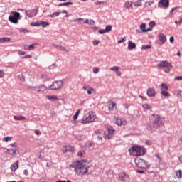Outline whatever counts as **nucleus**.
<instances>
[{"label":"nucleus","instance_id":"1","mask_svg":"<svg viewBox=\"0 0 182 182\" xmlns=\"http://www.w3.org/2000/svg\"><path fill=\"white\" fill-rule=\"evenodd\" d=\"M87 161H85L83 160L82 162L80 161H77L75 162L72 163L70 165V167L71 168L75 169V171L76 173V174H77L78 176H80L81 174H87V176H88V174H92V171L89 170V168H90V166H85V164H83V163H87Z\"/></svg>","mask_w":182,"mask_h":182},{"label":"nucleus","instance_id":"2","mask_svg":"<svg viewBox=\"0 0 182 182\" xmlns=\"http://www.w3.org/2000/svg\"><path fill=\"white\" fill-rule=\"evenodd\" d=\"M149 123L152 129H160L163 126V123H164V118L159 114H152L149 117Z\"/></svg>","mask_w":182,"mask_h":182},{"label":"nucleus","instance_id":"3","mask_svg":"<svg viewBox=\"0 0 182 182\" xmlns=\"http://www.w3.org/2000/svg\"><path fill=\"white\" fill-rule=\"evenodd\" d=\"M129 152L131 156H144L146 154V149L140 146H134L129 149Z\"/></svg>","mask_w":182,"mask_h":182},{"label":"nucleus","instance_id":"4","mask_svg":"<svg viewBox=\"0 0 182 182\" xmlns=\"http://www.w3.org/2000/svg\"><path fill=\"white\" fill-rule=\"evenodd\" d=\"M95 120H96V114L93 112H90L83 116L81 123H82V124L93 123Z\"/></svg>","mask_w":182,"mask_h":182},{"label":"nucleus","instance_id":"5","mask_svg":"<svg viewBox=\"0 0 182 182\" xmlns=\"http://www.w3.org/2000/svg\"><path fill=\"white\" fill-rule=\"evenodd\" d=\"M157 68L164 69L165 73H169L170 70H171V68H173V65H171L170 62L164 60L157 64Z\"/></svg>","mask_w":182,"mask_h":182},{"label":"nucleus","instance_id":"6","mask_svg":"<svg viewBox=\"0 0 182 182\" xmlns=\"http://www.w3.org/2000/svg\"><path fill=\"white\" fill-rule=\"evenodd\" d=\"M28 89L29 90H31V92H36V93H43V92H46V90H48V87L41 84L36 86H29Z\"/></svg>","mask_w":182,"mask_h":182},{"label":"nucleus","instance_id":"7","mask_svg":"<svg viewBox=\"0 0 182 182\" xmlns=\"http://www.w3.org/2000/svg\"><path fill=\"white\" fill-rule=\"evenodd\" d=\"M63 87V81L57 80L54 81L52 85L48 87L49 90H60Z\"/></svg>","mask_w":182,"mask_h":182},{"label":"nucleus","instance_id":"8","mask_svg":"<svg viewBox=\"0 0 182 182\" xmlns=\"http://www.w3.org/2000/svg\"><path fill=\"white\" fill-rule=\"evenodd\" d=\"M19 19H21V14H19V12L13 11L9 16V21H10L11 23H18Z\"/></svg>","mask_w":182,"mask_h":182},{"label":"nucleus","instance_id":"9","mask_svg":"<svg viewBox=\"0 0 182 182\" xmlns=\"http://www.w3.org/2000/svg\"><path fill=\"white\" fill-rule=\"evenodd\" d=\"M135 164L139 168H149V163L142 159H136Z\"/></svg>","mask_w":182,"mask_h":182},{"label":"nucleus","instance_id":"10","mask_svg":"<svg viewBox=\"0 0 182 182\" xmlns=\"http://www.w3.org/2000/svg\"><path fill=\"white\" fill-rule=\"evenodd\" d=\"M113 122L115 124H117V126H126L127 124V122L124 119H120V118H114Z\"/></svg>","mask_w":182,"mask_h":182},{"label":"nucleus","instance_id":"11","mask_svg":"<svg viewBox=\"0 0 182 182\" xmlns=\"http://www.w3.org/2000/svg\"><path fill=\"white\" fill-rule=\"evenodd\" d=\"M114 129L112 127H109L107 128V132H105V139H112L113 136V134H114Z\"/></svg>","mask_w":182,"mask_h":182},{"label":"nucleus","instance_id":"12","mask_svg":"<svg viewBox=\"0 0 182 182\" xmlns=\"http://www.w3.org/2000/svg\"><path fill=\"white\" fill-rule=\"evenodd\" d=\"M26 15L28 18H33V16H36L38 12L36 11V9H32V10H24Z\"/></svg>","mask_w":182,"mask_h":182},{"label":"nucleus","instance_id":"13","mask_svg":"<svg viewBox=\"0 0 182 182\" xmlns=\"http://www.w3.org/2000/svg\"><path fill=\"white\" fill-rule=\"evenodd\" d=\"M170 5V2L168 1V0H160L158 3V6L159 8H161V6L164 8H168Z\"/></svg>","mask_w":182,"mask_h":182},{"label":"nucleus","instance_id":"14","mask_svg":"<svg viewBox=\"0 0 182 182\" xmlns=\"http://www.w3.org/2000/svg\"><path fill=\"white\" fill-rule=\"evenodd\" d=\"M111 31H112V26L107 25L106 26L105 29L99 30L98 32L100 35H103L104 33H109V32H110Z\"/></svg>","mask_w":182,"mask_h":182},{"label":"nucleus","instance_id":"15","mask_svg":"<svg viewBox=\"0 0 182 182\" xmlns=\"http://www.w3.org/2000/svg\"><path fill=\"white\" fill-rule=\"evenodd\" d=\"M112 72H115L117 76H122V72H120V67L119 66H113L110 68Z\"/></svg>","mask_w":182,"mask_h":182},{"label":"nucleus","instance_id":"16","mask_svg":"<svg viewBox=\"0 0 182 182\" xmlns=\"http://www.w3.org/2000/svg\"><path fill=\"white\" fill-rule=\"evenodd\" d=\"M158 38L162 43H166V42H167V37L163 33H159L158 35Z\"/></svg>","mask_w":182,"mask_h":182},{"label":"nucleus","instance_id":"17","mask_svg":"<svg viewBox=\"0 0 182 182\" xmlns=\"http://www.w3.org/2000/svg\"><path fill=\"white\" fill-rule=\"evenodd\" d=\"M11 171H16L19 168V161H16L10 167Z\"/></svg>","mask_w":182,"mask_h":182},{"label":"nucleus","instance_id":"18","mask_svg":"<svg viewBox=\"0 0 182 182\" xmlns=\"http://www.w3.org/2000/svg\"><path fill=\"white\" fill-rule=\"evenodd\" d=\"M147 95L149 96V97H154V96H156V90H154L153 88H149L147 90Z\"/></svg>","mask_w":182,"mask_h":182},{"label":"nucleus","instance_id":"19","mask_svg":"<svg viewBox=\"0 0 182 182\" xmlns=\"http://www.w3.org/2000/svg\"><path fill=\"white\" fill-rule=\"evenodd\" d=\"M127 49L129 50H133V49H136V43H133L132 41H129Z\"/></svg>","mask_w":182,"mask_h":182},{"label":"nucleus","instance_id":"20","mask_svg":"<svg viewBox=\"0 0 182 182\" xmlns=\"http://www.w3.org/2000/svg\"><path fill=\"white\" fill-rule=\"evenodd\" d=\"M68 151H75V148L70 145L65 146V149H63V153H68Z\"/></svg>","mask_w":182,"mask_h":182},{"label":"nucleus","instance_id":"21","mask_svg":"<svg viewBox=\"0 0 182 182\" xmlns=\"http://www.w3.org/2000/svg\"><path fill=\"white\" fill-rule=\"evenodd\" d=\"M46 98L51 102H56V100H59V97L56 95H47Z\"/></svg>","mask_w":182,"mask_h":182},{"label":"nucleus","instance_id":"22","mask_svg":"<svg viewBox=\"0 0 182 182\" xmlns=\"http://www.w3.org/2000/svg\"><path fill=\"white\" fill-rule=\"evenodd\" d=\"M53 48H55V49H58V50H62L63 52H68V50H66V48L62 46H58L56 44H53Z\"/></svg>","mask_w":182,"mask_h":182},{"label":"nucleus","instance_id":"23","mask_svg":"<svg viewBox=\"0 0 182 182\" xmlns=\"http://www.w3.org/2000/svg\"><path fill=\"white\" fill-rule=\"evenodd\" d=\"M84 23H87V25H90V26H95V24L96 23V22H95L94 20L92 19H85Z\"/></svg>","mask_w":182,"mask_h":182},{"label":"nucleus","instance_id":"24","mask_svg":"<svg viewBox=\"0 0 182 182\" xmlns=\"http://www.w3.org/2000/svg\"><path fill=\"white\" fill-rule=\"evenodd\" d=\"M124 8L127 9H130V8H133V1H127L124 4Z\"/></svg>","mask_w":182,"mask_h":182},{"label":"nucleus","instance_id":"25","mask_svg":"<svg viewBox=\"0 0 182 182\" xmlns=\"http://www.w3.org/2000/svg\"><path fill=\"white\" fill-rule=\"evenodd\" d=\"M7 151H9V154H11V156H15V154L18 152V149H7Z\"/></svg>","mask_w":182,"mask_h":182},{"label":"nucleus","instance_id":"26","mask_svg":"<svg viewBox=\"0 0 182 182\" xmlns=\"http://www.w3.org/2000/svg\"><path fill=\"white\" fill-rule=\"evenodd\" d=\"M6 42H11V38L4 37L0 38V43H5Z\"/></svg>","mask_w":182,"mask_h":182},{"label":"nucleus","instance_id":"27","mask_svg":"<svg viewBox=\"0 0 182 182\" xmlns=\"http://www.w3.org/2000/svg\"><path fill=\"white\" fill-rule=\"evenodd\" d=\"M69 5H73V2L68 1L65 3H60V4L58 5V7L60 6H69Z\"/></svg>","mask_w":182,"mask_h":182},{"label":"nucleus","instance_id":"28","mask_svg":"<svg viewBox=\"0 0 182 182\" xmlns=\"http://www.w3.org/2000/svg\"><path fill=\"white\" fill-rule=\"evenodd\" d=\"M116 107V103L114 102H109L108 105V109L109 110H114Z\"/></svg>","mask_w":182,"mask_h":182},{"label":"nucleus","instance_id":"29","mask_svg":"<svg viewBox=\"0 0 182 182\" xmlns=\"http://www.w3.org/2000/svg\"><path fill=\"white\" fill-rule=\"evenodd\" d=\"M14 120H17V121H22V120H26V118H25V117L21 116V115L20 116L14 115Z\"/></svg>","mask_w":182,"mask_h":182},{"label":"nucleus","instance_id":"30","mask_svg":"<svg viewBox=\"0 0 182 182\" xmlns=\"http://www.w3.org/2000/svg\"><path fill=\"white\" fill-rule=\"evenodd\" d=\"M128 176L127 175H126V173H121L119 176V180H121V181H125L126 178H127Z\"/></svg>","mask_w":182,"mask_h":182},{"label":"nucleus","instance_id":"31","mask_svg":"<svg viewBox=\"0 0 182 182\" xmlns=\"http://www.w3.org/2000/svg\"><path fill=\"white\" fill-rule=\"evenodd\" d=\"M161 95L162 96H164L165 97H170V94L168 93V92H167V90H161Z\"/></svg>","mask_w":182,"mask_h":182},{"label":"nucleus","instance_id":"32","mask_svg":"<svg viewBox=\"0 0 182 182\" xmlns=\"http://www.w3.org/2000/svg\"><path fill=\"white\" fill-rule=\"evenodd\" d=\"M142 107L144 110H151V106L150 104H144L142 105Z\"/></svg>","mask_w":182,"mask_h":182},{"label":"nucleus","instance_id":"33","mask_svg":"<svg viewBox=\"0 0 182 182\" xmlns=\"http://www.w3.org/2000/svg\"><path fill=\"white\" fill-rule=\"evenodd\" d=\"M60 12H54L52 14L47 16L48 18H55V16H59Z\"/></svg>","mask_w":182,"mask_h":182},{"label":"nucleus","instance_id":"34","mask_svg":"<svg viewBox=\"0 0 182 182\" xmlns=\"http://www.w3.org/2000/svg\"><path fill=\"white\" fill-rule=\"evenodd\" d=\"M80 111H81L80 109H77V111L75 112V114L73 117V120H77V117H79V113H80Z\"/></svg>","mask_w":182,"mask_h":182},{"label":"nucleus","instance_id":"35","mask_svg":"<svg viewBox=\"0 0 182 182\" xmlns=\"http://www.w3.org/2000/svg\"><path fill=\"white\" fill-rule=\"evenodd\" d=\"M85 151H80L77 153V156L80 157V159H83L85 157Z\"/></svg>","mask_w":182,"mask_h":182},{"label":"nucleus","instance_id":"36","mask_svg":"<svg viewBox=\"0 0 182 182\" xmlns=\"http://www.w3.org/2000/svg\"><path fill=\"white\" fill-rule=\"evenodd\" d=\"M77 21H80V23H85V21H86V20H85V18H77L75 20H71L70 21L71 22H77Z\"/></svg>","mask_w":182,"mask_h":182},{"label":"nucleus","instance_id":"37","mask_svg":"<svg viewBox=\"0 0 182 182\" xmlns=\"http://www.w3.org/2000/svg\"><path fill=\"white\" fill-rule=\"evenodd\" d=\"M176 175L178 178H182V171L181 170L176 171Z\"/></svg>","mask_w":182,"mask_h":182},{"label":"nucleus","instance_id":"38","mask_svg":"<svg viewBox=\"0 0 182 182\" xmlns=\"http://www.w3.org/2000/svg\"><path fill=\"white\" fill-rule=\"evenodd\" d=\"M11 140H12V136H6L2 139V141L5 143H8V141H11Z\"/></svg>","mask_w":182,"mask_h":182},{"label":"nucleus","instance_id":"39","mask_svg":"<svg viewBox=\"0 0 182 182\" xmlns=\"http://www.w3.org/2000/svg\"><path fill=\"white\" fill-rule=\"evenodd\" d=\"M161 90H168V87L166 84L162 83L161 85Z\"/></svg>","mask_w":182,"mask_h":182},{"label":"nucleus","instance_id":"40","mask_svg":"<svg viewBox=\"0 0 182 182\" xmlns=\"http://www.w3.org/2000/svg\"><path fill=\"white\" fill-rule=\"evenodd\" d=\"M41 26H42L43 28H46V26H49V22L41 21Z\"/></svg>","mask_w":182,"mask_h":182},{"label":"nucleus","instance_id":"41","mask_svg":"<svg viewBox=\"0 0 182 182\" xmlns=\"http://www.w3.org/2000/svg\"><path fill=\"white\" fill-rule=\"evenodd\" d=\"M26 50H33L35 49V45L31 44L28 46L27 48H25Z\"/></svg>","mask_w":182,"mask_h":182},{"label":"nucleus","instance_id":"42","mask_svg":"<svg viewBox=\"0 0 182 182\" xmlns=\"http://www.w3.org/2000/svg\"><path fill=\"white\" fill-rule=\"evenodd\" d=\"M133 5H134V6H141V1H140V0H137L133 3Z\"/></svg>","mask_w":182,"mask_h":182},{"label":"nucleus","instance_id":"43","mask_svg":"<svg viewBox=\"0 0 182 182\" xmlns=\"http://www.w3.org/2000/svg\"><path fill=\"white\" fill-rule=\"evenodd\" d=\"M139 28L144 33V31H146V23L141 24Z\"/></svg>","mask_w":182,"mask_h":182},{"label":"nucleus","instance_id":"44","mask_svg":"<svg viewBox=\"0 0 182 182\" xmlns=\"http://www.w3.org/2000/svg\"><path fill=\"white\" fill-rule=\"evenodd\" d=\"M145 144L146 146H151V144H153V141H151L150 139H147L145 141Z\"/></svg>","mask_w":182,"mask_h":182},{"label":"nucleus","instance_id":"45","mask_svg":"<svg viewBox=\"0 0 182 182\" xmlns=\"http://www.w3.org/2000/svg\"><path fill=\"white\" fill-rule=\"evenodd\" d=\"M95 92V89L90 87V89L87 90V95H92Z\"/></svg>","mask_w":182,"mask_h":182},{"label":"nucleus","instance_id":"46","mask_svg":"<svg viewBox=\"0 0 182 182\" xmlns=\"http://www.w3.org/2000/svg\"><path fill=\"white\" fill-rule=\"evenodd\" d=\"M154 2L153 1H146L144 4V6L147 7V6H150V5L153 4Z\"/></svg>","mask_w":182,"mask_h":182},{"label":"nucleus","instance_id":"47","mask_svg":"<svg viewBox=\"0 0 182 182\" xmlns=\"http://www.w3.org/2000/svg\"><path fill=\"white\" fill-rule=\"evenodd\" d=\"M141 49L143 50H147V49H151V46L148 45V46H142Z\"/></svg>","mask_w":182,"mask_h":182},{"label":"nucleus","instance_id":"48","mask_svg":"<svg viewBox=\"0 0 182 182\" xmlns=\"http://www.w3.org/2000/svg\"><path fill=\"white\" fill-rule=\"evenodd\" d=\"M149 26H150V28H154V26H156V22L154 21H150L149 23Z\"/></svg>","mask_w":182,"mask_h":182},{"label":"nucleus","instance_id":"49","mask_svg":"<svg viewBox=\"0 0 182 182\" xmlns=\"http://www.w3.org/2000/svg\"><path fill=\"white\" fill-rule=\"evenodd\" d=\"M18 78L20 79V80H21L22 82H25V77H23L22 74L19 75L18 76Z\"/></svg>","mask_w":182,"mask_h":182},{"label":"nucleus","instance_id":"50","mask_svg":"<svg viewBox=\"0 0 182 182\" xmlns=\"http://www.w3.org/2000/svg\"><path fill=\"white\" fill-rule=\"evenodd\" d=\"M41 79H43V80H48V75H46V74H42Z\"/></svg>","mask_w":182,"mask_h":182},{"label":"nucleus","instance_id":"51","mask_svg":"<svg viewBox=\"0 0 182 182\" xmlns=\"http://www.w3.org/2000/svg\"><path fill=\"white\" fill-rule=\"evenodd\" d=\"M126 42V37H124L122 39L118 41V43H124Z\"/></svg>","mask_w":182,"mask_h":182},{"label":"nucleus","instance_id":"52","mask_svg":"<svg viewBox=\"0 0 182 182\" xmlns=\"http://www.w3.org/2000/svg\"><path fill=\"white\" fill-rule=\"evenodd\" d=\"M176 25H181L182 23V18H181L178 21H175Z\"/></svg>","mask_w":182,"mask_h":182},{"label":"nucleus","instance_id":"53","mask_svg":"<svg viewBox=\"0 0 182 182\" xmlns=\"http://www.w3.org/2000/svg\"><path fill=\"white\" fill-rule=\"evenodd\" d=\"M33 26H41V21H36V23H34Z\"/></svg>","mask_w":182,"mask_h":182},{"label":"nucleus","instance_id":"54","mask_svg":"<svg viewBox=\"0 0 182 182\" xmlns=\"http://www.w3.org/2000/svg\"><path fill=\"white\" fill-rule=\"evenodd\" d=\"M31 58H32V55H26L24 57H23V59H31Z\"/></svg>","mask_w":182,"mask_h":182},{"label":"nucleus","instance_id":"55","mask_svg":"<svg viewBox=\"0 0 182 182\" xmlns=\"http://www.w3.org/2000/svg\"><path fill=\"white\" fill-rule=\"evenodd\" d=\"M95 4V5H100L101 4H105V1H97Z\"/></svg>","mask_w":182,"mask_h":182},{"label":"nucleus","instance_id":"56","mask_svg":"<svg viewBox=\"0 0 182 182\" xmlns=\"http://www.w3.org/2000/svg\"><path fill=\"white\" fill-rule=\"evenodd\" d=\"M23 174H24V176H29V171H28L27 169H25L23 171Z\"/></svg>","mask_w":182,"mask_h":182},{"label":"nucleus","instance_id":"57","mask_svg":"<svg viewBox=\"0 0 182 182\" xmlns=\"http://www.w3.org/2000/svg\"><path fill=\"white\" fill-rule=\"evenodd\" d=\"M90 86H87V85H84L83 87H82V89H83V90H89V89H90Z\"/></svg>","mask_w":182,"mask_h":182},{"label":"nucleus","instance_id":"58","mask_svg":"<svg viewBox=\"0 0 182 182\" xmlns=\"http://www.w3.org/2000/svg\"><path fill=\"white\" fill-rule=\"evenodd\" d=\"M150 31H153V28H151V27H149V28H148L147 29H146V30H144V32H150Z\"/></svg>","mask_w":182,"mask_h":182},{"label":"nucleus","instance_id":"59","mask_svg":"<svg viewBox=\"0 0 182 182\" xmlns=\"http://www.w3.org/2000/svg\"><path fill=\"white\" fill-rule=\"evenodd\" d=\"M5 76V73L0 70V77H4Z\"/></svg>","mask_w":182,"mask_h":182},{"label":"nucleus","instance_id":"60","mask_svg":"<svg viewBox=\"0 0 182 182\" xmlns=\"http://www.w3.org/2000/svg\"><path fill=\"white\" fill-rule=\"evenodd\" d=\"M99 73V68H95L93 69V73Z\"/></svg>","mask_w":182,"mask_h":182},{"label":"nucleus","instance_id":"61","mask_svg":"<svg viewBox=\"0 0 182 182\" xmlns=\"http://www.w3.org/2000/svg\"><path fill=\"white\" fill-rule=\"evenodd\" d=\"M92 43H93V45H94L95 46H97V45H99V41L95 40V41H93Z\"/></svg>","mask_w":182,"mask_h":182},{"label":"nucleus","instance_id":"62","mask_svg":"<svg viewBox=\"0 0 182 182\" xmlns=\"http://www.w3.org/2000/svg\"><path fill=\"white\" fill-rule=\"evenodd\" d=\"M26 53L25 51H22V50H18V55H26Z\"/></svg>","mask_w":182,"mask_h":182},{"label":"nucleus","instance_id":"63","mask_svg":"<svg viewBox=\"0 0 182 182\" xmlns=\"http://www.w3.org/2000/svg\"><path fill=\"white\" fill-rule=\"evenodd\" d=\"M175 80H182V76L176 77Z\"/></svg>","mask_w":182,"mask_h":182},{"label":"nucleus","instance_id":"64","mask_svg":"<svg viewBox=\"0 0 182 182\" xmlns=\"http://www.w3.org/2000/svg\"><path fill=\"white\" fill-rule=\"evenodd\" d=\"M35 133L37 134V136H41V132L39 130H35Z\"/></svg>","mask_w":182,"mask_h":182}]
</instances>
